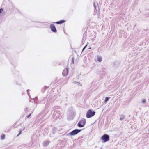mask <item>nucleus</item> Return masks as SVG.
<instances>
[{"mask_svg": "<svg viewBox=\"0 0 149 149\" xmlns=\"http://www.w3.org/2000/svg\"><path fill=\"white\" fill-rule=\"evenodd\" d=\"M95 114L94 111H92L91 109L89 110L87 112L86 116L87 118H90L93 116Z\"/></svg>", "mask_w": 149, "mask_h": 149, "instance_id": "f257e3e1", "label": "nucleus"}, {"mask_svg": "<svg viewBox=\"0 0 149 149\" xmlns=\"http://www.w3.org/2000/svg\"><path fill=\"white\" fill-rule=\"evenodd\" d=\"M101 139L104 142L108 141L109 139V136L107 134H104L101 137Z\"/></svg>", "mask_w": 149, "mask_h": 149, "instance_id": "f03ea898", "label": "nucleus"}, {"mask_svg": "<svg viewBox=\"0 0 149 149\" xmlns=\"http://www.w3.org/2000/svg\"><path fill=\"white\" fill-rule=\"evenodd\" d=\"M86 120L85 119H81L78 123V126L80 127H83L86 124Z\"/></svg>", "mask_w": 149, "mask_h": 149, "instance_id": "7ed1b4c3", "label": "nucleus"}, {"mask_svg": "<svg viewBox=\"0 0 149 149\" xmlns=\"http://www.w3.org/2000/svg\"><path fill=\"white\" fill-rule=\"evenodd\" d=\"M81 130L75 129L70 132V134L71 136L75 135L79 133Z\"/></svg>", "mask_w": 149, "mask_h": 149, "instance_id": "20e7f679", "label": "nucleus"}, {"mask_svg": "<svg viewBox=\"0 0 149 149\" xmlns=\"http://www.w3.org/2000/svg\"><path fill=\"white\" fill-rule=\"evenodd\" d=\"M50 28L51 30L54 32L55 33L57 31L56 29L55 26L53 24H51L50 25Z\"/></svg>", "mask_w": 149, "mask_h": 149, "instance_id": "39448f33", "label": "nucleus"}, {"mask_svg": "<svg viewBox=\"0 0 149 149\" xmlns=\"http://www.w3.org/2000/svg\"><path fill=\"white\" fill-rule=\"evenodd\" d=\"M68 71L67 69H65L63 71L62 74L64 76H66L68 73Z\"/></svg>", "mask_w": 149, "mask_h": 149, "instance_id": "423d86ee", "label": "nucleus"}, {"mask_svg": "<svg viewBox=\"0 0 149 149\" xmlns=\"http://www.w3.org/2000/svg\"><path fill=\"white\" fill-rule=\"evenodd\" d=\"M66 21L65 20H61L59 21L56 22H55L56 24H62L64 23Z\"/></svg>", "mask_w": 149, "mask_h": 149, "instance_id": "0eeeda50", "label": "nucleus"}, {"mask_svg": "<svg viewBox=\"0 0 149 149\" xmlns=\"http://www.w3.org/2000/svg\"><path fill=\"white\" fill-rule=\"evenodd\" d=\"M102 58L99 56H97V61L99 62H101L102 61Z\"/></svg>", "mask_w": 149, "mask_h": 149, "instance_id": "6e6552de", "label": "nucleus"}, {"mask_svg": "<svg viewBox=\"0 0 149 149\" xmlns=\"http://www.w3.org/2000/svg\"><path fill=\"white\" fill-rule=\"evenodd\" d=\"M5 134H2L1 136V139L3 140L5 138Z\"/></svg>", "mask_w": 149, "mask_h": 149, "instance_id": "1a4fd4ad", "label": "nucleus"}, {"mask_svg": "<svg viewBox=\"0 0 149 149\" xmlns=\"http://www.w3.org/2000/svg\"><path fill=\"white\" fill-rule=\"evenodd\" d=\"M125 117L124 115H122L120 118V120H122L125 118Z\"/></svg>", "mask_w": 149, "mask_h": 149, "instance_id": "9d476101", "label": "nucleus"}, {"mask_svg": "<svg viewBox=\"0 0 149 149\" xmlns=\"http://www.w3.org/2000/svg\"><path fill=\"white\" fill-rule=\"evenodd\" d=\"M109 100V98L108 97H106L105 100V102H107Z\"/></svg>", "mask_w": 149, "mask_h": 149, "instance_id": "9b49d317", "label": "nucleus"}, {"mask_svg": "<svg viewBox=\"0 0 149 149\" xmlns=\"http://www.w3.org/2000/svg\"><path fill=\"white\" fill-rule=\"evenodd\" d=\"M142 102L143 103H145L146 102V100L145 99L143 100L142 101Z\"/></svg>", "mask_w": 149, "mask_h": 149, "instance_id": "f8f14e48", "label": "nucleus"}, {"mask_svg": "<svg viewBox=\"0 0 149 149\" xmlns=\"http://www.w3.org/2000/svg\"><path fill=\"white\" fill-rule=\"evenodd\" d=\"M3 10L2 8H1L0 9V13Z\"/></svg>", "mask_w": 149, "mask_h": 149, "instance_id": "ddd939ff", "label": "nucleus"}, {"mask_svg": "<svg viewBox=\"0 0 149 149\" xmlns=\"http://www.w3.org/2000/svg\"><path fill=\"white\" fill-rule=\"evenodd\" d=\"M3 10L2 8H1L0 9V13Z\"/></svg>", "mask_w": 149, "mask_h": 149, "instance_id": "4468645a", "label": "nucleus"}, {"mask_svg": "<svg viewBox=\"0 0 149 149\" xmlns=\"http://www.w3.org/2000/svg\"><path fill=\"white\" fill-rule=\"evenodd\" d=\"M21 133H22V131H20L19 133L17 135V136H19L20 134H21Z\"/></svg>", "mask_w": 149, "mask_h": 149, "instance_id": "2eb2a0df", "label": "nucleus"}, {"mask_svg": "<svg viewBox=\"0 0 149 149\" xmlns=\"http://www.w3.org/2000/svg\"><path fill=\"white\" fill-rule=\"evenodd\" d=\"M87 46V45H86V46H85L84 47V48H83V49H82V51H84V49H85V48H86V47Z\"/></svg>", "mask_w": 149, "mask_h": 149, "instance_id": "dca6fc26", "label": "nucleus"}, {"mask_svg": "<svg viewBox=\"0 0 149 149\" xmlns=\"http://www.w3.org/2000/svg\"><path fill=\"white\" fill-rule=\"evenodd\" d=\"M72 63H74V58H72Z\"/></svg>", "mask_w": 149, "mask_h": 149, "instance_id": "f3484780", "label": "nucleus"}, {"mask_svg": "<svg viewBox=\"0 0 149 149\" xmlns=\"http://www.w3.org/2000/svg\"><path fill=\"white\" fill-rule=\"evenodd\" d=\"M31 115V114H29V115L27 116V118H29L30 116Z\"/></svg>", "mask_w": 149, "mask_h": 149, "instance_id": "a211bd4d", "label": "nucleus"}]
</instances>
